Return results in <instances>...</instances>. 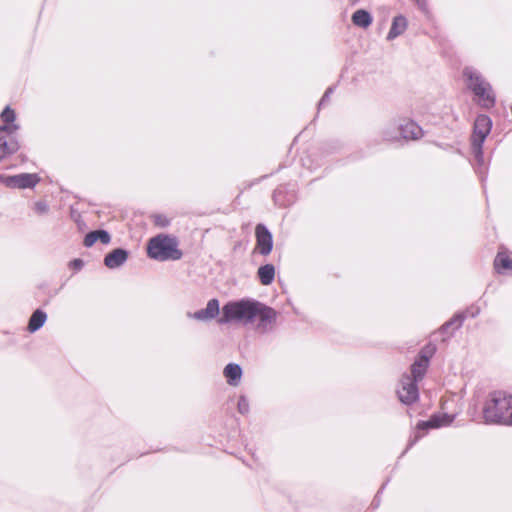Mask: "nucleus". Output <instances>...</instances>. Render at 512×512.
<instances>
[{"label":"nucleus","instance_id":"1","mask_svg":"<svg viewBox=\"0 0 512 512\" xmlns=\"http://www.w3.org/2000/svg\"><path fill=\"white\" fill-rule=\"evenodd\" d=\"M483 418L489 424L512 425V395L505 391L490 393L483 406Z\"/></svg>","mask_w":512,"mask_h":512},{"label":"nucleus","instance_id":"2","mask_svg":"<svg viewBox=\"0 0 512 512\" xmlns=\"http://www.w3.org/2000/svg\"><path fill=\"white\" fill-rule=\"evenodd\" d=\"M258 301L250 299H242L239 301H231L222 307V316L218 322L225 323H242L248 324L255 321V311Z\"/></svg>","mask_w":512,"mask_h":512},{"label":"nucleus","instance_id":"3","mask_svg":"<svg viewBox=\"0 0 512 512\" xmlns=\"http://www.w3.org/2000/svg\"><path fill=\"white\" fill-rule=\"evenodd\" d=\"M463 76L467 87L473 92L477 102L485 108L493 107L495 94L490 83L473 67H466Z\"/></svg>","mask_w":512,"mask_h":512},{"label":"nucleus","instance_id":"4","mask_svg":"<svg viewBox=\"0 0 512 512\" xmlns=\"http://www.w3.org/2000/svg\"><path fill=\"white\" fill-rule=\"evenodd\" d=\"M147 254L157 261H175L181 259L183 255L178 248L177 239L166 234H159L148 241Z\"/></svg>","mask_w":512,"mask_h":512},{"label":"nucleus","instance_id":"5","mask_svg":"<svg viewBox=\"0 0 512 512\" xmlns=\"http://www.w3.org/2000/svg\"><path fill=\"white\" fill-rule=\"evenodd\" d=\"M39 181L40 177L36 173H21L12 176L0 174V183L8 188H33Z\"/></svg>","mask_w":512,"mask_h":512},{"label":"nucleus","instance_id":"6","mask_svg":"<svg viewBox=\"0 0 512 512\" xmlns=\"http://www.w3.org/2000/svg\"><path fill=\"white\" fill-rule=\"evenodd\" d=\"M276 316L275 310L258 302L255 311V320H257L256 330L261 333L270 331L275 324Z\"/></svg>","mask_w":512,"mask_h":512},{"label":"nucleus","instance_id":"7","mask_svg":"<svg viewBox=\"0 0 512 512\" xmlns=\"http://www.w3.org/2000/svg\"><path fill=\"white\" fill-rule=\"evenodd\" d=\"M399 400L406 404L411 405L419 398V391L417 382H414L411 376L404 375L400 381L399 388L397 389Z\"/></svg>","mask_w":512,"mask_h":512},{"label":"nucleus","instance_id":"8","mask_svg":"<svg viewBox=\"0 0 512 512\" xmlns=\"http://www.w3.org/2000/svg\"><path fill=\"white\" fill-rule=\"evenodd\" d=\"M435 348L434 347H426L422 352L420 357L412 364L411 366V374H412V380L414 382L420 381L429 364V358L434 353Z\"/></svg>","mask_w":512,"mask_h":512},{"label":"nucleus","instance_id":"9","mask_svg":"<svg viewBox=\"0 0 512 512\" xmlns=\"http://www.w3.org/2000/svg\"><path fill=\"white\" fill-rule=\"evenodd\" d=\"M10 131L0 130V162L19 149L18 141Z\"/></svg>","mask_w":512,"mask_h":512},{"label":"nucleus","instance_id":"10","mask_svg":"<svg viewBox=\"0 0 512 512\" xmlns=\"http://www.w3.org/2000/svg\"><path fill=\"white\" fill-rule=\"evenodd\" d=\"M255 234L256 246L260 254L264 256L270 254L273 248L272 234L263 224H258L256 226Z\"/></svg>","mask_w":512,"mask_h":512},{"label":"nucleus","instance_id":"11","mask_svg":"<svg viewBox=\"0 0 512 512\" xmlns=\"http://www.w3.org/2000/svg\"><path fill=\"white\" fill-rule=\"evenodd\" d=\"M388 140L396 145H404L411 140L423 137V130H388Z\"/></svg>","mask_w":512,"mask_h":512},{"label":"nucleus","instance_id":"12","mask_svg":"<svg viewBox=\"0 0 512 512\" xmlns=\"http://www.w3.org/2000/svg\"><path fill=\"white\" fill-rule=\"evenodd\" d=\"M219 311V301L217 299H211L208 301L206 308L196 312H187V317L198 321H209L216 318Z\"/></svg>","mask_w":512,"mask_h":512},{"label":"nucleus","instance_id":"13","mask_svg":"<svg viewBox=\"0 0 512 512\" xmlns=\"http://www.w3.org/2000/svg\"><path fill=\"white\" fill-rule=\"evenodd\" d=\"M490 130H473L471 135L472 148L476 161L483 164L482 144Z\"/></svg>","mask_w":512,"mask_h":512},{"label":"nucleus","instance_id":"14","mask_svg":"<svg viewBox=\"0 0 512 512\" xmlns=\"http://www.w3.org/2000/svg\"><path fill=\"white\" fill-rule=\"evenodd\" d=\"M127 258L128 252L124 249L117 248L105 256L104 264L110 269H115L123 265Z\"/></svg>","mask_w":512,"mask_h":512},{"label":"nucleus","instance_id":"15","mask_svg":"<svg viewBox=\"0 0 512 512\" xmlns=\"http://www.w3.org/2000/svg\"><path fill=\"white\" fill-rule=\"evenodd\" d=\"M453 417L447 414L444 415H435L431 417L428 421H421L418 423L417 428L419 430H426L429 428H439L442 426H447L453 421Z\"/></svg>","mask_w":512,"mask_h":512},{"label":"nucleus","instance_id":"16","mask_svg":"<svg viewBox=\"0 0 512 512\" xmlns=\"http://www.w3.org/2000/svg\"><path fill=\"white\" fill-rule=\"evenodd\" d=\"M408 27V21L405 16L397 15L393 18L390 30L387 34V40L391 41L402 35Z\"/></svg>","mask_w":512,"mask_h":512},{"label":"nucleus","instance_id":"17","mask_svg":"<svg viewBox=\"0 0 512 512\" xmlns=\"http://www.w3.org/2000/svg\"><path fill=\"white\" fill-rule=\"evenodd\" d=\"M224 377L230 386H238L242 377V368L235 363H229L223 370Z\"/></svg>","mask_w":512,"mask_h":512},{"label":"nucleus","instance_id":"18","mask_svg":"<svg viewBox=\"0 0 512 512\" xmlns=\"http://www.w3.org/2000/svg\"><path fill=\"white\" fill-rule=\"evenodd\" d=\"M111 240L109 233L105 230H96L89 232L84 238V245L86 247L93 246L97 241L103 244H108Z\"/></svg>","mask_w":512,"mask_h":512},{"label":"nucleus","instance_id":"19","mask_svg":"<svg viewBox=\"0 0 512 512\" xmlns=\"http://www.w3.org/2000/svg\"><path fill=\"white\" fill-rule=\"evenodd\" d=\"M351 20L355 26L367 28L372 24L373 18L367 10L359 9L352 14Z\"/></svg>","mask_w":512,"mask_h":512},{"label":"nucleus","instance_id":"20","mask_svg":"<svg viewBox=\"0 0 512 512\" xmlns=\"http://www.w3.org/2000/svg\"><path fill=\"white\" fill-rule=\"evenodd\" d=\"M46 319H47L46 313L40 309H37L36 311L33 312V314L31 315V317L29 319V323H28V327H27L28 331L31 333L36 332L44 325V323L46 322Z\"/></svg>","mask_w":512,"mask_h":512},{"label":"nucleus","instance_id":"21","mask_svg":"<svg viewBox=\"0 0 512 512\" xmlns=\"http://www.w3.org/2000/svg\"><path fill=\"white\" fill-rule=\"evenodd\" d=\"M258 277L262 285H270L275 277V268L272 264H266L258 269Z\"/></svg>","mask_w":512,"mask_h":512},{"label":"nucleus","instance_id":"22","mask_svg":"<svg viewBox=\"0 0 512 512\" xmlns=\"http://www.w3.org/2000/svg\"><path fill=\"white\" fill-rule=\"evenodd\" d=\"M494 266L498 271H500V268L512 271V258L506 253L499 252L495 258Z\"/></svg>","mask_w":512,"mask_h":512},{"label":"nucleus","instance_id":"23","mask_svg":"<svg viewBox=\"0 0 512 512\" xmlns=\"http://www.w3.org/2000/svg\"><path fill=\"white\" fill-rule=\"evenodd\" d=\"M491 127H492L491 119L486 115H479L475 120L473 128H491Z\"/></svg>","mask_w":512,"mask_h":512},{"label":"nucleus","instance_id":"24","mask_svg":"<svg viewBox=\"0 0 512 512\" xmlns=\"http://www.w3.org/2000/svg\"><path fill=\"white\" fill-rule=\"evenodd\" d=\"M0 117L5 124H10L15 120V112H14V110H12L10 107L7 106L2 111Z\"/></svg>","mask_w":512,"mask_h":512},{"label":"nucleus","instance_id":"25","mask_svg":"<svg viewBox=\"0 0 512 512\" xmlns=\"http://www.w3.org/2000/svg\"><path fill=\"white\" fill-rule=\"evenodd\" d=\"M33 209L38 215H45L49 211V206L45 201H37L33 205Z\"/></svg>","mask_w":512,"mask_h":512},{"label":"nucleus","instance_id":"26","mask_svg":"<svg viewBox=\"0 0 512 512\" xmlns=\"http://www.w3.org/2000/svg\"><path fill=\"white\" fill-rule=\"evenodd\" d=\"M464 316L462 314L456 315L454 318H452L449 322H447L445 325H443V329H447L450 326H454L455 328H459L462 325Z\"/></svg>","mask_w":512,"mask_h":512},{"label":"nucleus","instance_id":"27","mask_svg":"<svg viewBox=\"0 0 512 512\" xmlns=\"http://www.w3.org/2000/svg\"><path fill=\"white\" fill-rule=\"evenodd\" d=\"M238 411L241 414H246L249 411V402L245 396H240L238 400Z\"/></svg>","mask_w":512,"mask_h":512},{"label":"nucleus","instance_id":"28","mask_svg":"<svg viewBox=\"0 0 512 512\" xmlns=\"http://www.w3.org/2000/svg\"><path fill=\"white\" fill-rule=\"evenodd\" d=\"M419 10H421L423 13L428 14L429 7H428V1L427 0H414Z\"/></svg>","mask_w":512,"mask_h":512},{"label":"nucleus","instance_id":"29","mask_svg":"<svg viewBox=\"0 0 512 512\" xmlns=\"http://www.w3.org/2000/svg\"><path fill=\"white\" fill-rule=\"evenodd\" d=\"M332 93H333V88H331V87H330V88H328V89L325 91L324 95L322 96V98H321V100H320V102H319V106H324V105H326V104L329 102V100H330V96H331V94H332Z\"/></svg>","mask_w":512,"mask_h":512},{"label":"nucleus","instance_id":"30","mask_svg":"<svg viewBox=\"0 0 512 512\" xmlns=\"http://www.w3.org/2000/svg\"><path fill=\"white\" fill-rule=\"evenodd\" d=\"M155 223L159 226L164 227L168 225V220L166 219L165 216L157 215L155 216Z\"/></svg>","mask_w":512,"mask_h":512},{"label":"nucleus","instance_id":"31","mask_svg":"<svg viewBox=\"0 0 512 512\" xmlns=\"http://www.w3.org/2000/svg\"><path fill=\"white\" fill-rule=\"evenodd\" d=\"M70 266L74 269L80 270L83 267V261L81 259H74L70 262Z\"/></svg>","mask_w":512,"mask_h":512},{"label":"nucleus","instance_id":"32","mask_svg":"<svg viewBox=\"0 0 512 512\" xmlns=\"http://www.w3.org/2000/svg\"><path fill=\"white\" fill-rule=\"evenodd\" d=\"M409 127H410V128H415V127H416V128H420V127H419V126H418L414 121H412V120H409V121H408V123H407V124H405V125L400 124L397 128L402 129V128H409Z\"/></svg>","mask_w":512,"mask_h":512},{"label":"nucleus","instance_id":"33","mask_svg":"<svg viewBox=\"0 0 512 512\" xmlns=\"http://www.w3.org/2000/svg\"><path fill=\"white\" fill-rule=\"evenodd\" d=\"M421 437H422V435H420V434L415 435L414 439L410 441L407 449L411 448Z\"/></svg>","mask_w":512,"mask_h":512},{"label":"nucleus","instance_id":"34","mask_svg":"<svg viewBox=\"0 0 512 512\" xmlns=\"http://www.w3.org/2000/svg\"><path fill=\"white\" fill-rule=\"evenodd\" d=\"M0 128L5 129V128H8V127L6 125H2V126H0ZM11 128H18V126L13 125Z\"/></svg>","mask_w":512,"mask_h":512}]
</instances>
